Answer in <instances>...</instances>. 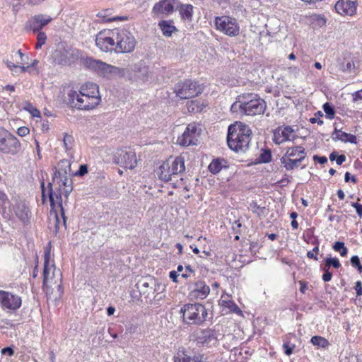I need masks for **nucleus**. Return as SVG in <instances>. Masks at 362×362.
Wrapping results in <instances>:
<instances>
[{"label":"nucleus","instance_id":"6","mask_svg":"<svg viewBox=\"0 0 362 362\" xmlns=\"http://www.w3.org/2000/svg\"><path fill=\"white\" fill-rule=\"evenodd\" d=\"M115 33L116 52L129 53L134 49L136 41L130 31L125 28H115Z\"/></svg>","mask_w":362,"mask_h":362},{"label":"nucleus","instance_id":"45","mask_svg":"<svg viewBox=\"0 0 362 362\" xmlns=\"http://www.w3.org/2000/svg\"><path fill=\"white\" fill-rule=\"evenodd\" d=\"M57 170L65 171L68 173L71 171V163L67 159H63L58 163Z\"/></svg>","mask_w":362,"mask_h":362},{"label":"nucleus","instance_id":"30","mask_svg":"<svg viewBox=\"0 0 362 362\" xmlns=\"http://www.w3.org/2000/svg\"><path fill=\"white\" fill-rule=\"evenodd\" d=\"M170 167L169 165V161L163 163L157 170V175L159 179L164 182H168L172 180L174 177L173 174H171Z\"/></svg>","mask_w":362,"mask_h":362},{"label":"nucleus","instance_id":"37","mask_svg":"<svg viewBox=\"0 0 362 362\" xmlns=\"http://www.w3.org/2000/svg\"><path fill=\"white\" fill-rule=\"evenodd\" d=\"M249 209L259 217L266 216L268 214V209L264 206L258 205L255 202L250 204Z\"/></svg>","mask_w":362,"mask_h":362},{"label":"nucleus","instance_id":"61","mask_svg":"<svg viewBox=\"0 0 362 362\" xmlns=\"http://www.w3.org/2000/svg\"><path fill=\"white\" fill-rule=\"evenodd\" d=\"M193 272H194V270L192 269V267L189 265H188V266L185 267V271L184 273H182L181 274V276L182 278L186 279V278L189 277L190 276V274Z\"/></svg>","mask_w":362,"mask_h":362},{"label":"nucleus","instance_id":"1","mask_svg":"<svg viewBox=\"0 0 362 362\" xmlns=\"http://www.w3.org/2000/svg\"><path fill=\"white\" fill-rule=\"evenodd\" d=\"M250 128L241 122L230 124L228 129L227 143L228 147L236 153L245 152L251 140Z\"/></svg>","mask_w":362,"mask_h":362},{"label":"nucleus","instance_id":"22","mask_svg":"<svg viewBox=\"0 0 362 362\" xmlns=\"http://www.w3.org/2000/svg\"><path fill=\"white\" fill-rule=\"evenodd\" d=\"M356 1L338 0L335 4L336 11L342 16H353L356 12Z\"/></svg>","mask_w":362,"mask_h":362},{"label":"nucleus","instance_id":"16","mask_svg":"<svg viewBox=\"0 0 362 362\" xmlns=\"http://www.w3.org/2000/svg\"><path fill=\"white\" fill-rule=\"evenodd\" d=\"M48 189H47V196L49 197V200L50 202V206L53 209L55 207L56 204L61 209V215L63 218V224L65 226L66 224V216L64 215V208L62 206V195L64 196L63 192V187H60L58 186L54 190L52 189V183H48Z\"/></svg>","mask_w":362,"mask_h":362},{"label":"nucleus","instance_id":"38","mask_svg":"<svg viewBox=\"0 0 362 362\" xmlns=\"http://www.w3.org/2000/svg\"><path fill=\"white\" fill-rule=\"evenodd\" d=\"M180 13L183 18L191 19L193 14V6L191 4L182 5Z\"/></svg>","mask_w":362,"mask_h":362},{"label":"nucleus","instance_id":"21","mask_svg":"<svg viewBox=\"0 0 362 362\" xmlns=\"http://www.w3.org/2000/svg\"><path fill=\"white\" fill-rule=\"evenodd\" d=\"M52 18L48 15L37 14L33 16L27 23V26L34 33L40 32L52 21Z\"/></svg>","mask_w":362,"mask_h":362},{"label":"nucleus","instance_id":"51","mask_svg":"<svg viewBox=\"0 0 362 362\" xmlns=\"http://www.w3.org/2000/svg\"><path fill=\"white\" fill-rule=\"evenodd\" d=\"M88 173V166L87 165H81L79 167V169L74 173L75 176H83Z\"/></svg>","mask_w":362,"mask_h":362},{"label":"nucleus","instance_id":"41","mask_svg":"<svg viewBox=\"0 0 362 362\" xmlns=\"http://www.w3.org/2000/svg\"><path fill=\"white\" fill-rule=\"evenodd\" d=\"M331 267H333L335 269H339L341 267L339 260L337 257H327L325 259L324 267H325L326 269H329Z\"/></svg>","mask_w":362,"mask_h":362},{"label":"nucleus","instance_id":"44","mask_svg":"<svg viewBox=\"0 0 362 362\" xmlns=\"http://www.w3.org/2000/svg\"><path fill=\"white\" fill-rule=\"evenodd\" d=\"M327 118L332 119L334 117L335 110L334 107L329 103H325L322 106Z\"/></svg>","mask_w":362,"mask_h":362},{"label":"nucleus","instance_id":"57","mask_svg":"<svg viewBox=\"0 0 362 362\" xmlns=\"http://www.w3.org/2000/svg\"><path fill=\"white\" fill-rule=\"evenodd\" d=\"M30 132V130L28 127H21L18 129L17 130V134L20 136H26L27 134H28Z\"/></svg>","mask_w":362,"mask_h":362},{"label":"nucleus","instance_id":"47","mask_svg":"<svg viewBox=\"0 0 362 362\" xmlns=\"http://www.w3.org/2000/svg\"><path fill=\"white\" fill-rule=\"evenodd\" d=\"M37 33H38L37 37V42L35 45V48L38 49H40L42 46L45 44L47 40V35L44 32L42 31Z\"/></svg>","mask_w":362,"mask_h":362},{"label":"nucleus","instance_id":"48","mask_svg":"<svg viewBox=\"0 0 362 362\" xmlns=\"http://www.w3.org/2000/svg\"><path fill=\"white\" fill-rule=\"evenodd\" d=\"M296 345L294 344L291 343L290 341H286L283 344V349L286 355L291 356L293 349H295Z\"/></svg>","mask_w":362,"mask_h":362},{"label":"nucleus","instance_id":"24","mask_svg":"<svg viewBox=\"0 0 362 362\" xmlns=\"http://www.w3.org/2000/svg\"><path fill=\"white\" fill-rule=\"evenodd\" d=\"M210 292V288L204 281H198L194 285L190 295L197 299H205Z\"/></svg>","mask_w":362,"mask_h":362},{"label":"nucleus","instance_id":"53","mask_svg":"<svg viewBox=\"0 0 362 362\" xmlns=\"http://www.w3.org/2000/svg\"><path fill=\"white\" fill-rule=\"evenodd\" d=\"M322 269L325 272L322 276V280L325 282L329 281L332 279V274L329 271V269H326L325 267H323Z\"/></svg>","mask_w":362,"mask_h":362},{"label":"nucleus","instance_id":"10","mask_svg":"<svg viewBox=\"0 0 362 362\" xmlns=\"http://www.w3.org/2000/svg\"><path fill=\"white\" fill-rule=\"evenodd\" d=\"M203 86L197 82L185 80L177 83L174 88L176 95L181 99H188L198 95L203 91Z\"/></svg>","mask_w":362,"mask_h":362},{"label":"nucleus","instance_id":"25","mask_svg":"<svg viewBox=\"0 0 362 362\" xmlns=\"http://www.w3.org/2000/svg\"><path fill=\"white\" fill-rule=\"evenodd\" d=\"M169 161V165L170 167L171 174L174 176L182 174L185 170V158L180 156L175 157L173 160H168Z\"/></svg>","mask_w":362,"mask_h":362},{"label":"nucleus","instance_id":"63","mask_svg":"<svg viewBox=\"0 0 362 362\" xmlns=\"http://www.w3.org/2000/svg\"><path fill=\"white\" fill-rule=\"evenodd\" d=\"M344 181L348 182L349 181L356 183L357 180L355 176H351V174L349 172H346L344 175Z\"/></svg>","mask_w":362,"mask_h":362},{"label":"nucleus","instance_id":"15","mask_svg":"<svg viewBox=\"0 0 362 362\" xmlns=\"http://www.w3.org/2000/svg\"><path fill=\"white\" fill-rule=\"evenodd\" d=\"M114 160L117 164L125 168L134 169L137 165L136 153L131 149L117 150L115 154Z\"/></svg>","mask_w":362,"mask_h":362},{"label":"nucleus","instance_id":"33","mask_svg":"<svg viewBox=\"0 0 362 362\" xmlns=\"http://www.w3.org/2000/svg\"><path fill=\"white\" fill-rule=\"evenodd\" d=\"M220 304L225 307L228 308L230 312L236 313V314H240L242 313L241 310L239 308V307L235 303L234 301L229 299V296H226V298H225L224 295H222L221 298L220 300Z\"/></svg>","mask_w":362,"mask_h":362},{"label":"nucleus","instance_id":"4","mask_svg":"<svg viewBox=\"0 0 362 362\" xmlns=\"http://www.w3.org/2000/svg\"><path fill=\"white\" fill-rule=\"evenodd\" d=\"M86 63L88 67L95 71L98 75L107 78L123 77L127 72L126 69L112 66L92 58L87 59Z\"/></svg>","mask_w":362,"mask_h":362},{"label":"nucleus","instance_id":"5","mask_svg":"<svg viewBox=\"0 0 362 362\" xmlns=\"http://www.w3.org/2000/svg\"><path fill=\"white\" fill-rule=\"evenodd\" d=\"M68 104L78 110H87L95 108L100 102V98L90 97L84 93L81 94L75 90H71L68 94Z\"/></svg>","mask_w":362,"mask_h":362},{"label":"nucleus","instance_id":"32","mask_svg":"<svg viewBox=\"0 0 362 362\" xmlns=\"http://www.w3.org/2000/svg\"><path fill=\"white\" fill-rule=\"evenodd\" d=\"M158 27L161 30L163 35L165 37H170L177 30L176 28L173 25V21H161L158 23Z\"/></svg>","mask_w":362,"mask_h":362},{"label":"nucleus","instance_id":"39","mask_svg":"<svg viewBox=\"0 0 362 362\" xmlns=\"http://www.w3.org/2000/svg\"><path fill=\"white\" fill-rule=\"evenodd\" d=\"M310 342L317 346L321 348H327L329 345V341L324 337L320 336H314L311 338Z\"/></svg>","mask_w":362,"mask_h":362},{"label":"nucleus","instance_id":"13","mask_svg":"<svg viewBox=\"0 0 362 362\" xmlns=\"http://www.w3.org/2000/svg\"><path fill=\"white\" fill-rule=\"evenodd\" d=\"M115 33L113 30H104L100 31L95 37L96 46L103 52L115 49Z\"/></svg>","mask_w":362,"mask_h":362},{"label":"nucleus","instance_id":"54","mask_svg":"<svg viewBox=\"0 0 362 362\" xmlns=\"http://www.w3.org/2000/svg\"><path fill=\"white\" fill-rule=\"evenodd\" d=\"M319 250V247H315L313 250L308 251L307 252V257L310 259H314L315 260H318L317 257L314 254L315 252H317Z\"/></svg>","mask_w":362,"mask_h":362},{"label":"nucleus","instance_id":"55","mask_svg":"<svg viewBox=\"0 0 362 362\" xmlns=\"http://www.w3.org/2000/svg\"><path fill=\"white\" fill-rule=\"evenodd\" d=\"M352 98L354 102H358L362 100V89L357 90L352 93Z\"/></svg>","mask_w":362,"mask_h":362},{"label":"nucleus","instance_id":"42","mask_svg":"<svg viewBox=\"0 0 362 362\" xmlns=\"http://www.w3.org/2000/svg\"><path fill=\"white\" fill-rule=\"evenodd\" d=\"M334 251L339 252L341 257H345L348 253V249L345 247L344 243L337 241L332 246Z\"/></svg>","mask_w":362,"mask_h":362},{"label":"nucleus","instance_id":"64","mask_svg":"<svg viewBox=\"0 0 362 362\" xmlns=\"http://www.w3.org/2000/svg\"><path fill=\"white\" fill-rule=\"evenodd\" d=\"M346 156L344 154L339 155L337 156L336 159V163L338 165H341L345 160H346Z\"/></svg>","mask_w":362,"mask_h":362},{"label":"nucleus","instance_id":"9","mask_svg":"<svg viewBox=\"0 0 362 362\" xmlns=\"http://www.w3.org/2000/svg\"><path fill=\"white\" fill-rule=\"evenodd\" d=\"M214 25L217 30L228 36L236 37L240 34V25L235 18L228 16H216Z\"/></svg>","mask_w":362,"mask_h":362},{"label":"nucleus","instance_id":"58","mask_svg":"<svg viewBox=\"0 0 362 362\" xmlns=\"http://www.w3.org/2000/svg\"><path fill=\"white\" fill-rule=\"evenodd\" d=\"M354 289L356 293V296H362V283L360 281H358L355 284Z\"/></svg>","mask_w":362,"mask_h":362},{"label":"nucleus","instance_id":"29","mask_svg":"<svg viewBox=\"0 0 362 362\" xmlns=\"http://www.w3.org/2000/svg\"><path fill=\"white\" fill-rule=\"evenodd\" d=\"M228 168V162L224 158H218L214 159L209 164V170L213 174L220 173L223 169Z\"/></svg>","mask_w":362,"mask_h":362},{"label":"nucleus","instance_id":"35","mask_svg":"<svg viewBox=\"0 0 362 362\" xmlns=\"http://www.w3.org/2000/svg\"><path fill=\"white\" fill-rule=\"evenodd\" d=\"M153 281V279L151 277L143 278L136 283V286L141 294L145 295L148 293V288Z\"/></svg>","mask_w":362,"mask_h":362},{"label":"nucleus","instance_id":"50","mask_svg":"<svg viewBox=\"0 0 362 362\" xmlns=\"http://www.w3.org/2000/svg\"><path fill=\"white\" fill-rule=\"evenodd\" d=\"M188 110L189 111L192 112H197L201 110L198 106V101L191 100L189 103H188Z\"/></svg>","mask_w":362,"mask_h":362},{"label":"nucleus","instance_id":"52","mask_svg":"<svg viewBox=\"0 0 362 362\" xmlns=\"http://www.w3.org/2000/svg\"><path fill=\"white\" fill-rule=\"evenodd\" d=\"M312 18L314 21H316L320 26H322L326 23V19L320 15H314L312 16Z\"/></svg>","mask_w":362,"mask_h":362},{"label":"nucleus","instance_id":"23","mask_svg":"<svg viewBox=\"0 0 362 362\" xmlns=\"http://www.w3.org/2000/svg\"><path fill=\"white\" fill-rule=\"evenodd\" d=\"M177 0H162L156 3L153 8V12L157 16L168 15L174 10V4Z\"/></svg>","mask_w":362,"mask_h":362},{"label":"nucleus","instance_id":"11","mask_svg":"<svg viewBox=\"0 0 362 362\" xmlns=\"http://www.w3.org/2000/svg\"><path fill=\"white\" fill-rule=\"evenodd\" d=\"M22 305V298L11 291L0 290V308L6 313H16Z\"/></svg>","mask_w":362,"mask_h":362},{"label":"nucleus","instance_id":"2","mask_svg":"<svg viewBox=\"0 0 362 362\" xmlns=\"http://www.w3.org/2000/svg\"><path fill=\"white\" fill-rule=\"evenodd\" d=\"M43 288L47 289L52 285H56L57 294L56 298H60L64 293L62 286V273L57 269L53 261L50 259V251L47 249L44 252L43 265Z\"/></svg>","mask_w":362,"mask_h":362},{"label":"nucleus","instance_id":"56","mask_svg":"<svg viewBox=\"0 0 362 362\" xmlns=\"http://www.w3.org/2000/svg\"><path fill=\"white\" fill-rule=\"evenodd\" d=\"M351 206L354 207L357 214L361 218L362 217V204H358V202L351 203Z\"/></svg>","mask_w":362,"mask_h":362},{"label":"nucleus","instance_id":"40","mask_svg":"<svg viewBox=\"0 0 362 362\" xmlns=\"http://www.w3.org/2000/svg\"><path fill=\"white\" fill-rule=\"evenodd\" d=\"M257 160L258 163H269L272 160L271 151L269 149L262 151Z\"/></svg>","mask_w":362,"mask_h":362},{"label":"nucleus","instance_id":"18","mask_svg":"<svg viewBox=\"0 0 362 362\" xmlns=\"http://www.w3.org/2000/svg\"><path fill=\"white\" fill-rule=\"evenodd\" d=\"M194 336L197 344L202 345L216 344L218 341L216 332L209 328L197 329Z\"/></svg>","mask_w":362,"mask_h":362},{"label":"nucleus","instance_id":"34","mask_svg":"<svg viewBox=\"0 0 362 362\" xmlns=\"http://www.w3.org/2000/svg\"><path fill=\"white\" fill-rule=\"evenodd\" d=\"M303 160L300 158H291L287 156H283L281 158V163L287 170H292L298 168L300 163Z\"/></svg>","mask_w":362,"mask_h":362},{"label":"nucleus","instance_id":"28","mask_svg":"<svg viewBox=\"0 0 362 362\" xmlns=\"http://www.w3.org/2000/svg\"><path fill=\"white\" fill-rule=\"evenodd\" d=\"M78 92L81 93V94L88 95L90 97L100 98L98 86L92 82H88L81 86Z\"/></svg>","mask_w":362,"mask_h":362},{"label":"nucleus","instance_id":"49","mask_svg":"<svg viewBox=\"0 0 362 362\" xmlns=\"http://www.w3.org/2000/svg\"><path fill=\"white\" fill-rule=\"evenodd\" d=\"M352 267L356 268L360 274L362 273V265L360 259L357 255L352 256L350 259Z\"/></svg>","mask_w":362,"mask_h":362},{"label":"nucleus","instance_id":"20","mask_svg":"<svg viewBox=\"0 0 362 362\" xmlns=\"http://www.w3.org/2000/svg\"><path fill=\"white\" fill-rule=\"evenodd\" d=\"M13 211L16 216L23 224H28L32 216L31 211L28 204L25 201H18L13 206Z\"/></svg>","mask_w":362,"mask_h":362},{"label":"nucleus","instance_id":"3","mask_svg":"<svg viewBox=\"0 0 362 362\" xmlns=\"http://www.w3.org/2000/svg\"><path fill=\"white\" fill-rule=\"evenodd\" d=\"M180 312L182 313L183 322L187 325H199L206 320L208 316L205 306L198 303L185 304Z\"/></svg>","mask_w":362,"mask_h":362},{"label":"nucleus","instance_id":"17","mask_svg":"<svg viewBox=\"0 0 362 362\" xmlns=\"http://www.w3.org/2000/svg\"><path fill=\"white\" fill-rule=\"evenodd\" d=\"M68 173L65 171H60L54 168L53 175V182L60 187H63V192L64 197L67 199L70 193L73 190L72 180L68 177Z\"/></svg>","mask_w":362,"mask_h":362},{"label":"nucleus","instance_id":"62","mask_svg":"<svg viewBox=\"0 0 362 362\" xmlns=\"http://www.w3.org/2000/svg\"><path fill=\"white\" fill-rule=\"evenodd\" d=\"M313 160L315 161H317L320 164H325L327 162V158L326 156H320L317 155H315L313 156Z\"/></svg>","mask_w":362,"mask_h":362},{"label":"nucleus","instance_id":"60","mask_svg":"<svg viewBox=\"0 0 362 362\" xmlns=\"http://www.w3.org/2000/svg\"><path fill=\"white\" fill-rule=\"evenodd\" d=\"M7 199L6 194L4 192L0 191V208L4 207Z\"/></svg>","mask_w":362,"mask_h":362},{"label":"nucleus","instance_id":"43","mask_svg":"<svg viewBox=\"0 0 362 362\" xmlns=\"http://www.w3.org/2000/svg\"><path fill=\"white\" fill-rule=\"evenodd\" d=\"M108 11H109V10L100 12L98 14V16L103 18V21L105 22H111V21H117V20L124 21V20H127V18L125 16H115L112 18H108V14L107 13Z\"/></svg>","mask_w":362,"mask_h":362},{"label":"nucleus","instance_id":"7","mask_svg":"<svg viewBox=\"0 0 362 362\" xmlns=\"http://www.w3.org/2000/svg\"><path fill=\"white\" fill-rule=\"evenodd\" d=\"M52 57L56 64L71 66L81 57V52L78 49L62 46L53 52Z\"/></svg>","mask_w":362,"mask_h":362},{"label":"nucleus","instance_id":"26","mask_svg":"<svg viewBox=\"0 0 362 362\" xmlns=\"http://www.w3.org/2000/svg\"><path fill=\"white\" fill-rule=\"evenodd\" d=\"M332 138L333 140H340L345 143L357 144V138L355 135L342 132L337 127L334 128V131L332 134Z\"/></svg>","mask_w":362,"mask_h":362},{"label":"nucleus","instance_id":"27","mask_svg":"<svg viewBox=\"0 0 362 362\" xmlns=\"http://www.w3.org/2000/svg\"><path fill=\"white\" fill-rule=\"evenodd\" d=\"M132 71L134 73V76L144 81L148 77V68L143 61L132 64L130 66Z\"/></svg>","mask_w":362,"mask_h":362},{"label":"nucleus","instance_id":"36","mask_svg":"<svg viewBox=\"0 0 362 362\" xmlns=\"http://www.w3.org/2000/svg\"><path fill=\"white\" fill-rule=\"evenodd\" d=\"M340 69L343 72L351 73L355 69V64L352 57L350 55L345 57L344 61L339 64Z\"/></svg>","mask_w":362,"mask_h":362},{"label":"nucleus","instance_id":"12","mask_svg":"<svg viewBox=\"0 0 362 362\" xmlns=\"http://www.w3.org/2000/svg\"><path fill=\"white\" fill-rule=\"evenodd\" d=\"M21 149L18 139L3 127H0V151L14 155Z\"/></svg>","mask_w":362,"mask_h":362},{"label":"nucleus","instance_id":"19","mask_svg":"<svg viewBox=\"0 0 362 362\" xmlns=\"http://www.w3.org/2000/svg\"><path fill=\"white\" fill-rule=\"evenodd\" d=\"M294 129L291 126L279 127L273 132V141L276 144H281L287 141H293Z\"/></svg>","mask_w":362,"mask_h":362},{"label":"nucleus","instance_id":"14","mask_svg":"<svg viewBox=\"0 0 362 362\" xmlns=\"http://www.w3.org/2000/svg\"><path fill=\"white\" fill-rule=\"evenodd\" d=\"M200 131L196 124H188L182 134L177 138V143L183 146L197 145Z\"/></svg>","mask_w":362,"mask_h":362},{"label":"nucleus","instance_id":"46","mask_svg":"<svg viewBox=\"0 0 362 362\" xmlns=\"http://www.w3.org/2000/svg\"><path fill=\"white\" fill-rule=\"evenodd\" d=\"M74 142V137L71 135L65 133L63 139L64 146L66 150L71 149L73 147Z\"/></svg>","mask_w":362,"mask_h":362},{"label":"nucleus","instance_id":"31","mask_svg":"<svg viewBox=\"0 0 362 362\" xmlns=\"http://www.w3.org/2000/svg\"><path fill=\"white\" fill-rule=\"evenodd\" d=\"M284 156H287L288 158L296 157V158H300L304 160L306 157V152L303 146H297L295 147L288 148Z\"/></svg>","mask_w":362,"mask_h":362},{"label":"nucleus","instance_id":"59","mask_svg":"<svg viewBox=\"0 0 362 362\" xmlns=\"http://www.w3.org/2000/svg\"><path fill=\"white\" fill-rule=\"evenodd\" d=\"M1 353L2 354H7L9 356H12L14 354V350L11 346L4 347L1 349Z\"/></svg>","mask_w":362,"mask_h":362},{"label":"nucleus","instance_id":"8","mask_svg":"<svg viewBox=\"0 0 362 362\" xmlns=\"http://www.w3.org/2000/svg\"><path fill=\"white\" fill-rule=\"evenodd\" d=\"M239 110L241 114L254 116L263 114L267 105L265 101L257 97V95L251 94L247 101L239 104Z\"/></svg>","mask_w":362,"mask_h":362}]
</instances>
